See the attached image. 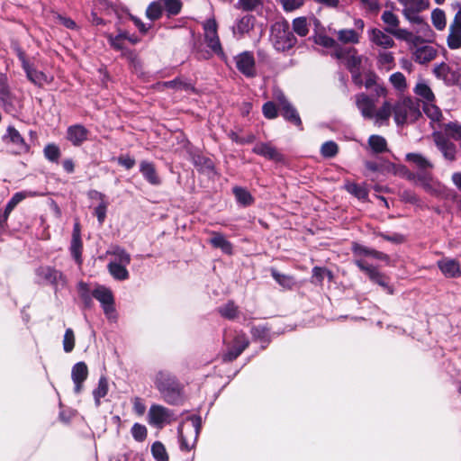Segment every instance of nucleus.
<instances>
[{
	"mask_svg": "<svg viewBox=\"0 0 461 461\" xmlns=\"http://www.w3.org/2000/svg\"><path fill=\"white\" fill-rule=\"evenodd\" d=\"M270 41L278 51L290 50L296 43V38L290 31L289 23L286 21H279L272 25Z\"/></svg>",
	"mask_w": 461,
	"mask_h": 461,
	"instance_id": "obj_4",
	"label": "nucleus"
},
{
	"mask_svg": "<svg viewBox=\"0 0 461 461\" xmlns=\"http://www.w3.org/2000/svg\"><path fill=\"white\" fill-rule=\"evenodd\" d=\"M448 35L447 37V47L451 50L461 48V10L458 11L449 25Z\"/></svg>",
	"mask_w": 461,
	"mask_h": 461,
	"instance_id": "obj_8",
	"label": "nucleus"
},
{
	"mask_svg": "<svg viewBox=\"0 0 461 461\" xmlns=\"http://www.w3.org/2000/svg\"><path fill=\"white\" fill-rule=\"evenodd\" d=\"M151 452L157 461H168V455L161 442H155L151 447Z\"/></svg>",
	"mask_w": 461,
	"mask_h": 461,
	"instance_id": "obj_38",
	"label": "nucleus"
},
{
	"mask_svg": "<svg viewBox=\"0 0 461 461\" xmlns=\"http://www.w3.org/2000/svg\"><path fill=\"white\" fill-rule=\"evenodd\" d=\"M423 110L426 115L433 122H439L442 113L439 108L434 104V102H428L423 104Z\"/></svg>",
	"mask_w": 461,
	"mask_h": 461,
	"instance_id": "obj_35",
	"label": "nucleus"
},
{
	"mask_svg": "<svg viewBox=\"0 0 461 461\" xmlns=\"http://www.w3.org/2000/svg\"><path fill=\"white\" fill-rule=\"evenodd\" d=\"M81 248L82 243L80 239H77V233L76 235H73L72 239V244H71V253L74 257V258L80 263L81 260Z\"/></svg>",
	"mask_w": 461,
	"mask_h": 461,
	"instance_id": "obj_53",
	"label": "nucleus"
},
{
	"mask_svg": "<svg viewBox=\"0 0 461 461\" xmlns=\"http://www.w3.org/2000/svg\"><path fill=\"white\" fill-rule=\"evenodd\" d=\"M108 253L115 257L114 262L122 265H128L131 262V256L119 247L113 248Z\"/></svg>",
	"mask_w": 461,
	"mask_h": 461,
	"instance_id": "obj_39",
	"label": "nucleus"
},
{
	"mask_svg": "<svg viewBox=\"0 0 461 461\" xmlns=\"http://www.w3.org/2000/svg\"><path fill=\"white\" fill-rule=\"evenodd\" d=\"M390 82L399 91H404L407 86L405 77L401 72L393 73L390 77Z\"/></svg>",
	"mask_w": 461,
	"mask_h": 461,
	"instance_id": "obj_48",
	"label": "nucleus"
},
{
	"mask_svg": "<svg viewBox=\"0 0 461 461\" xmlns=\"http://www.w3.org/2000/svg\"><path fill=\"white\" fill-rule=\"evenodd\" d=\"M221 314L228 319H234L238 314V308L233 303H228L220 310Z\"/></svg>",
	"mask_w": 461,
	"mask_h": 461,
	"instance_id": "obj_55",
	"label": "nucleus"
},
{
	"mask_svg": "<svg viewBox=\"0 0 461 461\" xmlns=\"http://www.w3.org/2000/svg\"><path fill=\"white\" fill-rule=\"evenodd\" d=\"M233 193L240 203L243 205H249L252 203V196L246 189L241 187H235L233 189Z\"/></svg>",
	"mask_w": 461,
	"mask_h": 461,
	"instance_id": "obj_45",
	"label": "nucleus"
},
{
	"mask_svg": "<svg viewBox=\"0 0 461 461\" xmlns=\"http://www.w3.org/2000/svg\"><path fill=\"white\" fill-rule=\"evenodd\" d=\"M415 60L424 64L433 60L437 56V50L432 46H423L416 50Z\"/></svg>",
	"mask_w": 461,
	"mask_h": 461,
	"instance_id": "obj_24",
	"label": "nucleus"
},
{
	"mask_svg": "<svg viewBox=\"0 0 461 461\" xmlns=\"http://www.w3.org/2000/svg\"><path fill=\"white\" fill-rule=\"evenodd\" d=\"M438 267L441 272L450 278L457 277L461 275V269L459 263L455 259L445 258L440 260L438 263Z\"/></svg>",
	"mask_w": 461,
	"mask_h": 461,
	"instance_id": "obj_22",
	"label": "nucleus"
},
{
	"mask_svg": "<svg viewBox=\"0 0 461 461\" xmlns=\"http://www.w3.org/2000/svg\"><path fill=\"white\" fill-rule=\"evenodd\" d=\"M447 132L450 137L461 140V125L456 123L448 124L447 126Z\"/></svg>",
	"mask_w": 461,
	"mask_h": 461,
	"instance_id": "obj_60",
	"label": "nucleus"
},
{
	"mask_svg": "<svg viewBox=\"0 0 461 461\" xmlns=\"http://www.w3.org/2000/svg\"><path fill=\"white\" fill-rule=\"evenodd\" d=\"M75 346V335L71 329H68L63 339V348L66 352L73 350Z\"/></svg>",
	"mask_w": 461,
	"mask_h": 461,
	"instance_id": "obj_52",
	"label": "nucleus"
},
{
	"mask_svg": "<svg viewBox=\"0 0 461 461\" xmlns=\"http://www.w3.org/2000/svg\"><path fill=\"white\" fill-rule=\"evenodd\" d=\"M282 115L285 120L290 122L299 126L301 125V118L296 111V109L289 103L281 109Z\"/></svg>",
	"mask_w": 461,
	"mask_h": 461,
	"instance_id": "obj_30",
	"label": "nucleus"
},
{
	"mask_svg": "<svg viewBox=\"0 0 461 461\" xmlns=\"http://www.w3.org/2000/svg\"><path fill=\"white\" fill-rule=\"evenodd\" d=\"M107 206V202H101L99 205L95 209V214L97 217L100 224H102L105 220Z\"/></svg>",
	"mask_w": 461,
	"mask_h": 461,
	"instance_id": "obj_59",
	"label": "nucleus"
},
{
	"mask_svg": "<svg viewBox=\"0 0 461 461\" xmlns=\"http://www.w3.org/2000/svg\"><path fill=\"white\" fill-rule=\"evenodd\" d=\"M263 114L267 119H275L277 116L276 106L273 102H267L263 105Z\"/></svg>",
	"mask_w": 461,
	"mask_h": 461,
	"instance_id": "obj_58",
	"label": "nucleus"
},
{
	"mask_svg": "<svg viewBox=\"0 0 461 461\" xmlns=\"http://www.w3.org/2000/svg\"><path fill=\"white\" fill-rule=\"evenodd\" d=\"M406 158L407 160L414 163L420 168L425 169L428 167H432V164L420 154L409 153L407 154Z\"/></svg>",
	"mask_w": 461,
	"mask_h": 461,
	"instance_id": "obj_40",
	"label": "nucleus"
},
{
	"mask_svg": "<svg viewBox=\"0 0 461 461\" xmlns=\"http://www.w3.org/2000/svg\"><path fill=\"white\" fill-rule=\"evenodd\" d=\"M108 393V382L105 377H101L98 382L97 388L94 391V397L95 399V402L98 405L100 403V399L104 397Z\"/></svg>",
	"mask_w": 461,
	"mask_h": 461,
	"instance_id": "obj_41",
	"label": "nucleus"
},
{
	"mask_svg": "<svg viewBox=\"0 0 461 461\" xmlns=\"http://www.w3.org/2000/svg\"><path fill=\"white\" fill-rule=\"evenodd\" d=\"M118 163L125 168L130 169L135 165V159L129 156H122L118 158Z\"/></svg>",
	"mask_w": 461,
	"mask_h": 461,
	"instance_id": "obj_64",
	"label": "nucleus"
},
{
	"mask_svg": "<svg viewBox=\"0 0 461 461\" xmlns=\"http://www.w3.org/2000/svg\"><path fill=\"white\" fill-rule=\"evenodd\" d=\"M333 34L337 38L338 43L342 44H358L361 38V33L354 29L343 28L334 31Z\"/></svg>",
	"mask_w": 461,
	"mask_h": 461,
	"instance_id": "obj_18",
	"label": "nucleus"
},
{
	"mask_svg": "<svg viewBox=\"0 0 461 461\" xmlns=\"http://www.w3.org/2000/svg\"><path fill=\"white\" fill-rule=\"evenodd\" d=\"M88 131L80 124L72 125L68 128L67 139L74 146H80L86 139Z\"/></svg>",
	"mask_w": 461,
	"mask_h": 461,
	"instance_id": "obj_19",
	"label": "nucleus"
},
{
	"mask_svg": "<svg viewBox=\"0 0 461 461\" xmlns=\"http://www.w3.org/2000/svg\"><path fill=\"white\" fill-rule=\"evenodd\" d=\"M172 414L161 405H152L149 411V421L150 424L161 427L170 421Z\"/></svg>",
	"mask_w": 461,
	"mask_h": 461,
	"instance_id": "obj_11",
	"label": "nucleus"
},
{
	"mask_svg": "<svg viewBox=\"0 0 461 461\" xmlns=\"http://www.w3.org/2000/svg\"><path fill=\"white\" fill-rule=\"evenodd\" d=\"M7 131L10 140L14 144L17 145L18 152H27L29 150V146L24 142L23 137L17 130L13 127H9Z\"/></svg>",
	"mask_w": 461,
	"mask_h": 461,
	"instance_id": "obj_27",
	"label": "nucleus"
},
{
	"mask_svg": "<svg viewBox=\"0 0 461 461\" xmlns=\"http://www.w3.org/2000/svg\"><path fill=\"white\" fill-rule=\"evenodd\" d=\"M382 21L386 24L385 32L394 36L396 39L404 41L409 43H415L418 37L411 32L399 28V18L391 11H384L381 16Z\"/></svg>",
	"mask_w": 461,
	"mask_h": 461,
	"instance_id": "obj_5",
	"label": "nucleus"
},
{
	"mask_svg": "<svg viewBox=\"0 0 461 461\" xmlns=\"http://www.w3.org/2000/svg\"><path fill=\"white\" fill-rule=\"evenodd\" d=\"M309 23L306 17H297L293 21V30L300 37H304L309 32Z\"/></svg>",
	"mask_w": 461,
	"mask_h": 461,
	"instance_id": "obj_32",
	"label": "nucleus"
},
{
	"mask_svg": "<svg viewBox=\"0 0 461 461\" xmlns=\"http://www.w3.org/2000/svg\"><path fill=\"white\" fill-rule=\"evenodd\" d=\"M347 191L358 199H365L367 196V191L365 187L356 183H347L345 185Z\"/></svg>",
	"mask_w": 461,
	"mask_h": 461,
	"instance_id": "obj_44",
	"label": "nucleus"
},
{
	"mask_svg": "<svg viewBox=\"0 0 461 461\" xmlns=\"http://www.w3.org/2000/svg\"><path fill=\"white\" fill-rule=\"evenodd\" d=\"M210 242L214 248L221 249L222 252L229 255L232 254V245L222 234L218 232L212 233Z\"/></svg>",
	"mask_w": 461,
	"mask_h": 461,
	"instance_id": "obj_25",
	"label": "nucleus"
},
{
	"mask_svg": "<svg viewBox=\"0 0 461 461\" xmlns=\"http://www.w3.org/2000/svg\"><path fill=\"white\" fill-rule=\"evenodd\" d=\"M133 438L138 441H143L147 437V429L144 425L136 423L131 429Z\"/></svg>",
	"mask_w": 461,
	"mask_h": 461,
	"instance_id": "obj_56",
	"label": "nucleus"
},
{
	"mask_svg": "<svg viewBox=\"0 0 461 461\" xmlns=\"http://www.w3.org/2000/svg\"><path fill=\"white\" fill-rule=\"evenodd\" d=\"M285 11L292 12L303 5L304 0H277Z\"/></svg>",
	"mask_w": 461,
	"mask_h": 461,
	"instance_id": "obj_51",
	"label": "nucleus"
},
{
	"mask_svg": "<svg viewBox=\"0 0 461 461\" xmlns=\"http://www.w3.org/2000/svg\"><path fill=\"white\" fill-rule=\"evenodd\" d=\"M336 59H343L345 66L351 72L353 81L362 85L361 74L366 65L369 63L367 57L358 54L355 48L339 49L332 54Z\"/></svg>",
	"mask_w": 461,
	"mask_h": 461,
	"instance_id": "obj_2",
	"label": "nucleus"
},
{
	"mask_svg": "<svg viewBox=\"0 0 461 461\" xmlns=\"http://www.w3.org/2000/svg\"><path fill=\"white\" fill-rule=\"evenodd\" d=\"M392 107V114L398 126L414 122L421 115L419 104L411 98L401 99Z\"/></svg>",
	"mask_w": 461,
	"mask_h": 461,
	"instance_id": "obj_3",
	"label": "nucleus"
},
{
	"mask_svg": "<svg viewBox=\"0 0 461 461\" xmlns=\"http://www.w3.org/2000/svg\"><path fill=\"white\" fill-rule=\"evenodd\" d=\"M127 265L119 264L117 262H111L108 265L110 274L118 280H125L128 278Z\"/></svg>",
	"mask_w": 461,
	"mask_h": 461,
	"instance_id": "obj_29",
	"label": "nucleus"
},
{
	"mask_svg": "<svg viewBox=\"0 0 461 461\" xmlns=\"http://www.w3.org/2000/svg\"><path fill=\"white\" fill-rule=\"evenodd\" d=\"M253 28V17L250 15L243 16L237 23L234 29L235 33L245 34Z\"/></svg>",
	"mask_w": 461,
	"mask_h": 461,
	"instance_id": "obj_36",
	"label": "nucleus"
},
{
	"mask_svg": "<svg viewBox=\"0 0 461 461\" xmlns=\"http://www.w3.org/2000/svg\"><path fill=\"white\" fill-rule=\"evenodd\" d=\"M368 145L375 153L384 152L387 148V142L385 139L380 135H371L368 139Z\"/></svg>",
	"mask_w": 461,
	"mask_h": 461,
	"instance_id": "obj_31",
	"label": "nucleus"
},
{
	"mask_svg": "<svg viewBox=\"0 0 461 461\" xmlns=\"http://www.w3.org/2000/svg\"><path fill=\"white\" fill-rule=\"evenodd\" d=\"M369 41L377 47L383 49H391L394 47L395 42L393 39L377 28H373L368 31Z\"/></svg>",
	"mask_w": 461,
	"mask_h": 461,
	"instance_id": "obj_12",
	"label": "nucleus"
},
{
	"mask_svg": "<svg viewBox=\"0 0 461 461\" xmlns=\"http://www.w3.org/2000/svg\"><path fill=\"white\" fill-rule=\"evenodd\" d=\"M190 421V427L186 424L180 428L182 447H184L186 450H190L194 447L201 427L200 418H192Z\"/></svg>",
	"mask_w": 461,
	"mask_h": 461,
	"instance_id": "obj_7",
	"label": "nucleus"
},
{
	"mask_svg": "<svg viewBox=\"0 0 461 461\" xmlns=\"http://www.w3.org/2000/svg\"><path fill=\"white\" fill-rule=\"evenodd\" d=\"M93 295L102 303L104 311L106 315H110L114 312L113 296L112 292L108 288H105L104 286L97 287L93 292Z\"/></svg>",
	"mask_w": 461,
	"mask_h": 461,
	"instance_id": "obj_15",
	"label": "nucleus"
},
{
	"mask_svg": "<svg viewBox=\"0 0 461 461\" xmlns=\"http://www.w3.org/2000/svg\"><path fill=\"white\" fill-rule=\"evenodd\" d=\"M46 158L51 161H57L60 156L59 149L54 144H49L44 149Z\"/></svg>",
	"mask_w": 461,
	"mask_h": 461,
	"instance_id": "obj_57",
	"label": "nucleus"
},
{
	"mask_svg": "<svg viewBox=\"0 0 461 461\" xmlns=\"http://www.w3.org/2000/svg\"><path fill=\"white\" fill-rule=\"evenodd\" d=\"M403 16L410 23L419 25L421 32L429 30L428 23L419 15V13L403 14Z\"/></svg>",
	"mask_w": 461,
	"mask_h": 461,
	"instance_id": "obj_47",
	"label": "nucleus"
},
{
	"mask_svg": "<svg viewBox=\"0 0 461 461\" xmlns=\"http://www.w3.org/2000/svg\"><path fill=\"white\" fill-rule=\"evenodd\" d=\"M163 7H165L168 15L177 14L181 10V3L179 0H158Z\"/></svg>",
	"mask_w": 461,
	"mask_h": 461,
	"instance_id": "obj_42",
	"label": "nucleus"
},
{
	"mask_svg": "<svg viewBox=\"0 0 461 461\" xmlns=\"http://www.w3.org/2000/svg\"><path fill=\"white\" fill-rule=\"evenodd\" d=\"M88 369L84 362L77 363L71 372V377L75 384L76 393H80L83 382L87 378Z\"/></svg>",
	"mask_w": 461,
	"mask_h": 461,
	"instance_id": "obj_20",
	"label": "nucleus"
},
{
	"mask_svg": "<svg viewBox=\"0 0 461 461\" xmlns=\"http://www.w3.org/2000/svg\"><path fill=\"white\" fill-rule=\"evenodd\" d=\"M315 42L322 47L333 49V53L337 51L339 49H342V47L339 45L337 40L325 34L317 35L315 38Z\"/></svg>",
	"mask_w": 461,
	"mask_h": 461,
	"instance_id": "obj_34",
	"label": "nucleus"
},
{
	"mask_svg": "<svg viewBox=\"0 0 461 461\" xmlns=\"http://www.w3.org/2000/svg\"><path fill=\"white\" fill-rule=\"evenodd\" d=\"M156 384L167 402H174L178 399L180 394L179 384L169 373L159 371L156 375Z\"/></svg>",
	"mask_w": 461,
	"mask_h": 461,
	"instance_id": "obj_6",
	"label": "nucleus"
},
{
	"mask_svg": "<svg viewBox=\"0 0 461 461\" xmlns=\"http://www.w3.org/2000/svg\"><path fill=\"white\" fill-rule=\"evenodd\" d=\"M408 178L412 180L413 183L422 187L425 191L429 193H436L439 190V184L435 182L429 176L427 175H419L416 176L414 174H408Z\"/></svg>",
	"mask_w": 461,
	"mask_h": 461,
	"instance_id": "obj_17",
	"label": "nucleus"
},
{
	"mask_svg": "<svg viewBox=\"0 0 461 461\" xmlns=\"http://www.w3.org/2000/svg\"><path fill=\"white\" fill-rule=\"evenodd\" d=\"M28 193L26 192H19V193H16L13 197L12 199L9 201V203H7L6 207H5V212H4V216H3V221H5L9 216V214L11 213V212L14 210V208L20 203L22 202L23 199H25L27 196H28Z\"/></svg>",
	"mask_w": 461,
	"mask_h": 461,
	"instance_id": "obj_33",
	"label": "nucleus"
},
{
	"mask_svg": "<svg viewBox=\"0 0 461 461\" xmlns=\"http://www.w3.org/2000/svg\"><path fill=\"white\" fill-rule=\"evenodd\" d=\"M356 264L362 271L366 273V275L373 282L386 288L390 294L393 293L392 288L388 286L386 277L378 272L374 267L365 264V262L362 260H357Z\"/></svg>",
	"mask_w": 461,
	"mask_h": 461,
	"instance_id": "obj_13",
	"label": "nucleus"
},
{
	"mask_svg": "<svg viewBox=\"0 0 461 461\" xmlns=\"http://www.w3.org/2000/svg\"><path fill=\"white\" fill-rule=\"evenodd\" d=\"M248 344L249 342L247 339H243L241 346H240L237 348H235V347L233 346V348L227 354L224 355L223 359L225 361H231L235 359L248 347Z\"/></svg>",
	"mask_w": 461,
	"mask_h": 461,
	"instance_id": "obj_50",
	"label": "nucleus"
},
{
	"mask_svg": "<svg viewBox=\"0 0 461 461\" xmlns=\"http://www.w3.org/2000/svg\"><path fill=\"white\" fill-rule=\"evenodd\" d=\"M378 64L386 70H390L394 65V57L391 52H380L377 57Z\"/></svg>",
	"mask_w": 461,
	"mask_h": 461,
	"instance_id": "obj_43",
	"label": "nucleus"
},
{
	"mask_svg": "<svg viewBox=\"0 0 461 461\" xmlns=\"http://www.w3.org/2000/svg\"><path fill=\"white\" fill-rule=\"evenodd\" d=\"M167 86H169V87H174V88H176V89H184L185 91L187 90H194L193 86L186 84V83H183L181 81H178V80H174V81H170V82H167L165 84Z\"/></svg>",
	"mask_w": 461,
	"mask_h": 461,
	"instance_id": "obj_63",
	"label": "nucleus"
},
{
	"mask_svg": "<svg viewBox=\"0 0 461 461\" xmlns=\"http://www.w3.org/2000/svg\"><path fill=\"white\" fill-rule=\"evenodd\" d=\"M162 9L163 6L161 5L159 1L153 2L147 8L146 15L150 20H157L161 16Z\"/></svg>",
	"mask_w": 461,
	"mask_h": 461,
	"instance_id": "obj_46",
	"label": "nucleus"
},
{
	"mask_svg": "<svg viewBox=\"0 0 461 461\" xmlns=\"http://www.w3.org/2000/svg\"><path fill=\"white\" fill-rule=\"evenodd\" d=\"M403 6L402 14L420 13L429 8V0H398Z\"/></svg>",
	"mask_w": 461,
	"mask_h": 461,
	"instance_id": "obj_21",
	"label": "nucleus"
},
{
	"mask_svg": "<svg viewBox=\"0 0 461 461\" xmlns=\"http://www.w3.org/2000/svg\"><path fill=\"white\" fill-rule=\"evenodd\" d=\"M9 95V90L6 86V80L4 77H0V101L5 102Z\"/></svg>",
	"mask_w": 461,
	"mask_h": 461,
	"instance_id": "obj_62",
	"label": "nucleus"
},
{
	"mask_svg": "<svg viewBox=\"0 0 461 461\" xmlns=\"http://www.w3.org/2000/svg\"><path fill=\"white\" fill-rule=\"evenodd\" d=\"M140 171L145 178L151 184L157 185L159 183L158 177L157 176L154 166L151 163L143 161L140 163Z\"/></svg>",
	"mask_w": 461,
	"mask_h": 461,
	"instance_id": "obj_28",
	"label": "nucleus"
},
{
	"mask_svg": "<svg viewBox=\"0 0 461 461\" xmlns=\"http://www.w3.org/2000/svg\"><path fill=\"white\" fill-rule=\"evenodd\" d=\"M433 140L446 159L449 161H454L456 159V147L452 142L447 140L439 132L433 133Z\"/></svg>",
	"mask_w": 461,
	"mask_h": 461,
	"instance_id": "obj_14",
	"label": "nucleus"
},
{
	"mask_svg": "<svg viewBox=\"0 0 461 461\" xmlns=\"http://www.w3.org/2000/svg\"><path fill=\"white\" fill-rule=\"evenodd\" d=\"M240 7L244 10H253L260 5V0H239Z\"/></svg>",
	"mask_w": 461,
	"mask_h": 461,
	"instance_id": "obj_61",
	"label": "nucleus"
},
{
	"mask_svg": "<svg viewBox=\"0 0 461 461\" xmlns=\"http://www.w3.org/2000/svg\"><path fill=\"white\" fill-rule=\"evenodd\" d=\"M272 276L279 285L285 288H291L294 285V280L290 276H285L276 270H272Z\"/></svg>",
	"mask_w": 461,
	"mask_h": 461,
	"instance_id": "obj_49",
	"label": "nucleus"
},
{
	"mask_svg": "<svg viewBox=\"0 0 461 461\" xmlns=\"http://www.w3.org/2000/svg\"><path fill=\"white\" fill-rule=\"evenodd\" d=\"M253 151L261 155L268 159L279 161L282 159V155L279 151L270 143H259L253 148Z\"/></svg>",
	"mask_w": 461,
	"mask_h": 461,
	"instance_id": "obj_23",
	"label": "nucleus"
},
{
	"mask_svg": "<svg viewBox=\"0 0 461 461\" xmlns=\"http://www.w3.org/2000/svg\"><path fill=\"white\" fill-rule=\"evenodd\" d=\"M204 34L207 45L214 53H221V46L217 34V24L214 20H208L204 24Z\"/></svg>",
	"mask_w": 461,
	"mask_h": 461,
	"instance_id": "obj_10",
	"label": "nucleus"
},
{
	"mask_svg": "<svg viewBox=\"0 0 461 461\" xmlns=\"http://www.w3.org/2000/svg\"><path fill=\"white\" fill-rule=\"evenodd\" d=\"M237 68L248 77L255 75V60L251 54L244 52L236 57Z\"/></svg>",
	"mask_w": 461,
	"mask_h": 461,
	"instance_id": "obj_16",
	"label": "nucleus"
},
{
	"mask_svg": "<svg viewBox=\"0 0 461 461\" xmlns=\"http://www.w3.org/2000/svg\"><path fill=\"white\" fill-rule=\"evenodd\" d=\"M321 151L326 158L334 157L338 152V145L333 141H327L321 146Z\"/></svg>",
	"mask_w": 461,
	"mask_h": 461,
	"instance_id": "obj_54",
	"label": "nucleus"
},
{
	"mask_svg": "<svg viewBox=\"0 0 461 461\" xmlns=\"http://www.w3.org/2000/svg\"><path fill=\"white\" fill-rule=\"evenodd\" d=\"M414 93L421 99L423 104L428 102H434L435 96L430 87L424 82L420 81L417 83Z\"/></svg>",
	"mask_w": 461,
	"mask_h": 461,
	"instance_id": "obj_26",
	"label": "nucleus"
},
{
	"mask_svg": "<svg viewBox=\"0 0 461 461\" xmlns=\"http://www.w3.org/2000/svg\"><path fill=\"white\" fill-rule=\"evenodd\" d=\"M432 23L438 31L445 29L447 22L445 13L440 9H435L431 14Z\"/></svg>",
	"mask_w": 461,
	"mask_h": 461,
	"instance_id": "obj_37",
	"label": "nucleus"
},
{
	"mask_svg": "<svg viewBox=\"0 0 461 461\" xmlns=\"http://www.w3.org/2000/svg\"><path fill=\"white\" fill-rule=\"evenodd\" d=\"M356 105L365 119L374 120L377 125L388 124L392 115V104L384 101L382 105L375 110V104L366 94H358L356 95Z\"/></svg>",
	"mask_w": 461,
	"mask_h": 461,
	"instance_id": "obj_1",
	"label": "nucleus"
},
{
	"mask_svg": "<svg viewBox=\"0 0 461 461\" xmlns=\"http://www.w3.org/2000/svg\"><path fill=\"white\" fill-rule=\"evenodd\" d=\"M20 59L23 62V68H24L28 79L39 86H43L44 85L50 84L52 81V77H49L45 73L39 71L32 68L24 59L23 53L19 54Z\"/></svg>",
	"mask_w": 461,
	"mask_h": 461,
	"instance_id": "obj_9",
	"label": "nucleus"
}]
</instances>
